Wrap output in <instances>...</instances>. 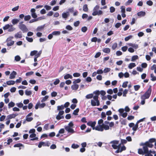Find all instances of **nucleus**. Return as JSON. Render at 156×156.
<instances>
[{
    "mask_svg": "<svg viewBox=\"0 0 156 156\" xmlns=\"http://www.w3.org/2000/svg\"><path fill=\"white\" fill-rule=\"evenodd\" d=\"M128 45L129 46H131L135 49H137L138 47V45L136 44H133L132 43H129Z\"/></svg>",
    "mask_w": 156,
    "mask_h": 156,
    "instance_id": "nucleus-15",
    "label": "nucleus"
},
{
    "mask_svg": "<svg viewBox=\"0 0 156 156\" xmlns=\"http://www.w3.org/2000/svg\"><path fill=\"white\" fill-rule=\"evenodd\" d=\"M69 15V13L67 12H64L62 14V17L63 18H67Z\"/></svg>",
    "mask_w": 156,
    "mask_h": 156,
    "instance_id": "nucleus-25",
    "label": "nucleus"
},
{
    "mask_svg": "<svg viewBox=\"0 0 156 156\" xmlns=\"http://www.w3.org/2000/svg\"><path fill=\"white\" fill-rule=\"evenodd\" d=\"M133 1V0H128L125 3V5L126 6L129 5L130 4L132 3Z\"/></svg>",
    "mask_w": 156,
    "mask_h": 156,
    "instance_id": "nucleus-61",
    "label": "nucleus"
},
{
    "mask_svg": "<svg viewBox=\"0 0 156 156\" xmlns=\"http://www.w3.org/2000/svg\"><path fill=\"white\" fill-rule=\"evenodd\" d=\"M128 83V81H126L123 83L122 85V87L123 88H126L127 86V84Z\"/></svg>",
    "mask_w": 156,
    "mask_h": 156,
    "instance_id": "nucleus-47",
    "label": "nucleus"
},
{
    "mask_svg": "<svg viewBox=\"0 0 156 156\" xmlns=\"http://www.w3.org/2000/svg\"><path fill=\"white\" fill-rule=\"evenodd\" d=\"M64 112L63 111H60L58 115L56 116V119L58 120H60L61 119L64 118V116L62 115L64 114Z\"/></svg>",
    "mask_w": 156,
    "mask_h": 156,
    "instance_id": "nucleus-10",
    "label": "nucleus"
},
{
    "mask_svg": "<svg viewBox=\"0 0 156 156\" xmlns=\"http://www.w3.org/2000/svg\"><path fill=\"white\" fill-rule=\"evenodd\" d=\"M94 93L95 94V95H94V96H96L98 98V99L99 98V97L98 96L100 94V92L98 90H97L94 92Z\"/></svg>",
    "mask_w": 156,
    "mask_h": 156,
    "instance_id": "nucleus-37",
    "label": "nucleus"
},
{
    "mask_svg": "<svg viewBox=\"0 0 156 156\" xmlns=\"http://www.w3.org/2000/svg\"><path fill=\"white\" fill-rule=\"evenodd\" d=\"M39 105L40 108H44L46 104L45 103H42L41 104L39 102Z\"/></svg>",
    "mask_w": 156,
    "mask_h": 156,
    "instance_id": "nucleus-49",
    "label": "nucleus"
},
{
    "mask_svg": "<svg viewBox=\"0 0 156 156\" xmlns=\"http://www.w3.org/2000/svg\"><path fill=\"white\" fill-rule=\"evenodd\" d=\"M99 9V6L98 5H96L94 8L93 12L92 13V15L95 16L97 15H100L102 14L103 12L101 10H99L98 11Z\"/></svg>",
    "mask_w": 156,
    "mask_h": 156,
    "instance_id": "nucleus-7",
    "label": "nucleus"
},
{
    "mask_svg": "<svg viewBox=\"0 0 156 156\" xmlns=\"http://www.w3.org/2000/svg\"><path fill=\"white\" fill-rule=\"evenodd\" d=\"M15 83V81L13 80H9L6 82V83L8 85H13Z\"/></svg>",
    "mask_w": 156,
    "mask_h": 156,
    "instance_id": "nucleus-21",
    "label": "nucleus"
},
{
    "mask_svg": "<svg viewBox=\"0 0 156 156\" xmlns=\"http://www.w3.org/2000/svg\"><path fill=\"white\" fill-rule=\"evenodd\" d=\"M111 69L110 68H105L104 70V73H107L108 72H109L110 71Z\"/></svg>",
    "mask_w": 156,
    "mask_h": 156,
    "instance_id": "nucleus-55",
    "label": "nucleus"
},
{
    "mask_svg": "<svg viewBox=\"0 0 156 156\" xmlns=\"http://www.w3.org/2000/svg\"><path fill=\"white\" fill-rule=\"evenodd\" d=\"M147 4L149 6H151L153 5V2L151 0H148L146 2Z\"/></svg>",
    "mask_w": 156,
    "mask_h": 156,
    "instance_id": "nucleus-52",
    "label": "nucleus"
},
{
    "mask_svg": "<svg viewBox=\"0 0 156 156\" xmlns=\"http://www.w3.org/2000/svg\"><path fill=\"white\" fill-rule=\"evenodd\" d=\"M103 51L105 53L108 54L110 52V49L108 48H105L103 49Z\"/></svg>",
    "mask_w": 156,
    "mask_h": 156,
    "instance_id": "nucleus-20",
    "label": "nucleus"
},
{
    "mask_svg": "<svg viewBox=\"0 0 156 156\" xmlns=\"http://www.w3.org/2000/svg\"><path fill=\"white\" fill-rule=\"evenodd\" d=\"M34 72L33 71H30V72H27L26 74V75L27 76L31 75L34 74Z\"/></svg>",
    "mask_w": 156,
    "mask_h": 156,
    "instance_id": "nucleus-63",
    "label": "nucleus"
},
{
    "mask_svg": "<svg viewBox=\"0 0 156 156\" xmlns=\"http://www.w3.org/2000/svg\"><path fill=\"white\" fill-rule=\"evenodd\" d=\"M81 81V80L80 79H77L75 80L74 81H73V84H76L77 83H80Z\"/></svg>",
    "mask_w": 156,
    "mask_h": 156,
    "instance_id": "nucleus-46",
    "label": "nucleus"
},
{
    "mask_svg": "<svg viewBox=\"0 0 156 156\" xmlns=\"http://www.w3.org/2000/svg\"><path fill=\"white\" fill-rule=\"evenodd\" d=\"M151 77V80L152 81H155L156 80V76H154L153 73H151L150 75Z\"/></svg>",
    "mask_w": 156,
    "mask_h": 156,
    "instance_id": "nucleus-26",
    "label": "nucleus"
},
{
    "mask_svg": "<svg viewBox=\"0 0 156 156\" xmlns=\"http://www.w3.org/2000/svg\"><path fill=\"white\" fill-rule=\"evenodd\" d=\"M71 87L72 90H77L79 88V85L77 84H74L73 85L71 86Z\"/></svg>",
    "mask_w": 156,
    "mask_h": 156,
    "instance_id": "nucleus-14",
    "label": "nucleus"
},
{
    "mask_svg": "<svg viewBox=\"0 0 156 156\" xmlns=\"http://www.w3.org/2000/svg\"><path fill=\"white\" fill-rule=\"evenodd\" d=\"M106 114H105V112H102L101 113V118L104 119H105V118L106 117Z\"/></svg>",
    "mask_w": 156,
    "mask_h": 156,
    "instance_id": "nucleus-44",
    "label": "nucleus"
},
{
    "mask_svg": "<svg viewBox=\"0 0 156 156\" xmlns=\"http://www.w3.org/2000/svg\"><path fill=\"white\" fill-rule=\"evenodd\" d=\"M21 58L19 56L17 55L15 56V59L16 61H19L20 60Z\"/></svg>",
    "mask_w": 156,
    "mask_h": 156,
    "instance_id": "nucleus-64",
    "label": "nucleus"
},
{
    "mask_svg": "<svg viewBox=\"0 0 156 156\" xmlns=\"http://www.w3.org/2000/svg\"><path fill=\"white\" fill-rule=\"evenodd\" d=\"M94 96V95L93 94H88L86 96V98H87V99H89L91 98H93Z\"/></svg>",
    "mask_w": 156,
    "mask_h": 156,
    "instance_id": "nucleus-27",
    "label": "nucleus"
},
{
    "mask_svg": "<svg viewBox=\"0 0 156 156\" xmlns=\"http://www.w3.org/2000/svg\"><path fill=\"white\" fill-rule=\"evenodd\" d=\"M64 108V106L63 105H62L61 106H57V110L58 111H60L63 109Z\"/></svg>",
    "mask_w": 156,
    "mask_h": 156,
    "instance_id": "nucleus-35",
    "label": "nucleus"
},
{
    "mask_svg": "<svg viewBox=\"0 0 156 156\" xmlns=\"http://www.w3.org/2000/svg\"><path fill=\"white\" fill-rule=\"evenodd\" d=\"M79 111V108H77L73 112V114L75 115H78V113Z\"/></svg>",
    "mask_w": 156,
    "mask_h": 156,
    "instance_id": "nucleus-31",
    "label": "nucleus"
},
{
    "mask_svg": "<svg viewBox=\"0 0 156 156\" xmlns=\"http://www.w3.org/2000/svg\"><path fill=\"white\" fill-rule=\"evenodd\" d=\"M143 149L139 148L138 149V153L139 154L142 155L145 154L144 156H153L149 151L148 147H146L143 146Z\"/></svg>",
    "mask_w": 156,
    "mask_h": 156,
    "instance_id": "nucleus-2",
    "label": "nucleus"
},
{
    "mask_svg": "<svg viewBox=\"0 0 156 156\" xmlns=\"http://www.w3.org/2000/svg\"><path fill=\"white\" fill-rule=\"evenodd\" d=\"M73 75L74 77H78L80 76V74L79 73H75L73 74Z\"/></svg>",
    "mask_w": 156,
    "mask_h": 156,
    "instance_id": "nucleus-57",
    "label": "nucleus"
},
{
    "mask_svg": "<svg viewBox=\"0 0 156 156\" xmlns=\"http://www.w3.org/2000/svg\"><path fill=\"white\" fill-rule=\"evenodd\" d=\"M87 30V27H83L81 28V31L83 32H85Z\"/></svg>",
    "mask_w": 156,
    "mask_h": 156,
    "instance_id": "nucleus-56",
    "label": "nucleus"
},
{
    "mask_svg": "<svg viewBox=\"0 0 156 156\" xmlns=\"http://www.w3.org/2000/svg\"><path fill=\"white\" fill-rule=\"evenodd\" d=\"M31 19V16L30 15L26 16H24V20L25 21H28Z\"/></svg>",
    "mask_w": 156,
    "mask_h": 156,
    "instance_id": "nucleus-32",
    "label": "nucleus"
},
{
    "mask_svg": "<svg viewBox=\"0 0 156 156\" xmlns=\"http://www.w3.org/2000/svg\"><path fill=\"white\" fill-rule=\"evenodd\" d=\"M17 73L16 72L13 71L10 74L9 78L10 79H13L15 78V76L16 75Z\"/></svg>",
    "mask_w": 156,
    "mask_h": 156,
    "instance_id": "nucleus-13",
    "label": "nucleus"
},
{
    "mask_svg": "<svg viewBox=\"0 0 156 156\" xmlns=\"http://www.w3.org/2000/svg\"><path fill=\"white\" fill-rule=\"evenodd\" d=\"M110 144H112V147L115 149L118 148L120 149L121 148V144H119V141L118 140H114L111 141Z\"/></svg>",
    "mask_w": 156,
    "mask_h": 156,
    "instance_id": "nucleus-8",
    "label": "nucleus"
},
{
    "mask_svg": "<svg viewBox=\"0 0 156 156\" xmlns=\"http://www.w3.org/2000/svg\"><path fill=\"white\" fill-rule=\"evenodd\" d=\"M83 10L84 11L87 12L88 11L87 5V4L84 5L83 6Z\"/></svg>",
    "mask_w": 156,
    "mask_h": 156,
    "instance_id": "nucleus-24",
    "label": "nucleus"
},
{
    "mask_svg": "<svg viewBox=\"0 0 156 156\" xmlns=\"http://www.w3.org/2000/svg\"><path fill=\"white\" fill-rule=\"evenodd\" d=\"M18 114H11L8 115L7 116V119H11L12 118H14L16 116H17Z\"/></svg>",
    "mask_w": 156,
    "mask_h": 156,
    "instance_id": "nucleus-12",
    "label": "nucleus"
},
{
    "mask_svg": "<svg viewBox=\"0 0 156 156\" xmlns=\"http://www.w3.org/2000/svg\"><path fill=\"white\" fill-rule=\"evenodd\" d=\"M60 32L59 31H55L52 33L53 35H59L60 34Z\"/></svg>",
    "mask_w": 156,
    "mask_h": 156,
    "instance_id": "nucleus-60",
    "label": "nucleus"
},
{
    "mask_svg": "<svg viewBox=\"0 0 156 156\" xmlns=\"http://www.w3.org/2000/svg\"><path fill=\"white\" fill-rule=\"evenodd\" d=\"M26 120L27 122H31L32 121L33 119L32 117H26Z\"/></svg>",
    "mask_w": 156,
    "mask_h": 156,
    "instance_id": "nucleus-51",
    "label": "nucleus"
},
{
    "mask_svg": "<svg viewBox=\"0 0 156 156\" xmlns=\"http://www.w3.org/2000/svg\"><path fill=\"white\" fill-rule=\"evenodd\" d=\"M121 12L122 13H125V8L124 6H122L121 7Z\"/></svg>",
    "mask_w": 156,
    "mask_h": 156,
    "instance_id": "nucleus-53",
    "label": "nucleus"
},
{
    "mask_svg": "<svg viewBox=\"0 0 156 156\" xmlns=\"http://www.w3.org/2000/svg\"><path fill=\"white\" fill-rule=\"evenodd\" d=\"M91 104L92 106H98L100 105V101L97 96H94L93 99L91 100Z\"/></svg>",
    "mask_w": 156,
    "mask_h": 156,
    "instance_id": "nucleus-6",
    "label": "nucleus"
},
{
    "mask_svg": "<svg viewBox=\"0 0 156 156\" xmlns=\"http://www.w3.org/2000/svg\"><path fill=\"white\" fill-rule=\"evenodd\" d=\"M79 147V145L77 144H73L72 145L71 147L73 149H76L78 148Z\"/></svg>",
    "mask_w": 156,
    "mask_h": 156,
    "instance_id": "nucleus-39",
    "label": "nucleus"
},
{
    "mask_svg": "<svg viewBox=\"0 0 156 156\" xmlns=\"http://www.w3.org/2000/svg\"><path fill=\"white\" fill-rule=\"evenodd\" d=\"M137 15L139 16H145L146 13L145 12L141 11L138 12L137 13Z\"/></svg>",
    "mask_w": 156,
    "mask_h": 156,
    "instance_id": "nucleus-17",
    "label": "nucleus"
},
{
    "mask_svg": "<svg viewBox=\"0 0 156 156\" xmlns=\"http://www.w3.org/2000/svg\"><path fill=\"white\" fill-rule=\"evenodd\" d=\"M48 98V96H45L41 100V102H43L45 101Z\"/></svg>",
    "mask_w": 156,
    "mask_h": 156,
    "instance_id": "nucleus-50",
    "label": "nucleus"
},
{
    "mask_svg": "<svg viewBox=\"0 0 156 156\" xmlns=\"http://www.w3.org/2000/svg\"><path fill=\"white\" fill-rule=\"evenodd\" d=\"M7 46H11L12 45H13L14 43V41H12V40H7Z\"/></svg>",
    "mask_w": 156,
    "mask_h": 156,
    "instance_id": "nucleus-16",
    "label": "nucleus"
},
{
    "mask_svg": "<svg viewBox=\"0 0 156 156\" xmlns=\"http://www.w3.org/2000/svg\"><path fill=\"white\" fill-rule=\"evenodd\" d=\"M23 21H21L19 23L18 25V27L19 29L23 33L26 32L28 31V30L26 26L23 24Z\"/></svg>",
    "mask_w": 156,
    "mask_h": 156,
    "instance_id": "nucleus-9",
    "label": "nucleus"
},
{
    "mask_svg": "<svg viewBox=\"0 0 156 156\" xmlns=\"http://www.w3.org/2000/svg\"><path fill=\"white\" fill-rule=\"evenodd\" d=\"M151 86H150L147 90L145 92L144 94L141 96V99H148L151 94Z\"/></svg>",
    "mask_w": 156,
    "mask_h": 156,
    "instance_id": "nucleus-5",
    "label": "nucleus"
},
{
    "mask_svg": "<svg viewBox=\"0 0 156 156\" xmlns=\"http://www.w3.org/2000/svg\"><path fill=\"white\" fill-rule=\"evenodd\" d=\"M16 105L20 108H21L23 105V104L21 103H17L16 104Z\"/></svg>",
    "mask_w": 156,
    "mask_h": 156,
    "instance_id": "nucleus-43",
    "label": "nucleus"
},
{
    "mask_svg": "<svg viewBox=\"0 0 156 156\" xmlns=\"http://www.w3.org/2000/svg\"><path fill=\"white\" fill-rule=\"evenodd\" d=\"M22 37V34L20 32L17 33L15 35V37L16 38H21Z\"/></svg>",
    "mask_w": 156,
    "mask_h": 156,
    "instance_id": "nucleus-18",
    "label": "nucleus"
},
{
    "mask_svg": "<svg viewBox=\"0 0 156 156\" xmlns=\"http://www.w3.org/2000/svg\"><path fill=\"white\" fill-rule=\"evenodd\" d=\"M23 146V145L22 144L19 143H18V144H15L14 145L13 147H22Z\"/></svg>",
    "mask_w": 156,
    "mask_h": 156,
    "instance_id": "nucleus-38",
    "label": "nucleus"
},
{
    "mask_svg": "<svg viewBox=\"0 0 156 156\" xmlns=\"http://www.w3.org/2000/svg\"><path fill=\"white\" fill-rule=\"evenodd\" d=\"M110 12L113 13L115 11V9L113 6H111L110 8Z\"/></svg>",
    "mask_w": 156,
    "mask_h": 156,
    "instance_id": "nucleus-54",
    "label": "nucleus"
},
{
    "mask_svg": "<svg viewBox=\"0 0 156 156\" xmlns=\"http://www.w3.org/2000/svg\"><path fill=\"white\" fill-rule=\"evenodd\" d=\"M66 29L69 30H73V27L70 25H68L66 27Z\"/></svg>",
    "mask_w": 156,
    "mask_h": 156,
    "instance_id": "nucleus-59",
    "label": "nucleus"
},
{
    "mask_svg": "<svg viewBox=\"0 0 156 156\" xmlns=\"http://www.w3.org/2000/svg\"><path fill=\"white\" fill-rule=\"evenodd\" d=\"M136 64L134 63H130L128 66V68L129 69H132L136 66Z\"/></svg>",
    "mask_w": 156,
    "mask_h": 156,
    "instance_id": "nucleus-23",
    "label": "nucleus"
},
{
    "mask_svg": "<svg viewBox=\"0 0 156 156\" xmlns=\"http://www.w3.org/2000/svg\"><path fill=\"white\" fill-rule=\"evenodd\" d=\"M25 94L27 96H29L31 95L32 93V92L30 90H26L25 91Z\"/></svg>",
    "mask_w": 156,
    "mask_h": 156,
    "instance_id": "nucleus-36",
    "label": "nucleus"
},
{
    "mask_svg": "<svg viewBox=\"0 0 156 156\" xmlns=\"http://www.w3.org/2000/svg\"><path fill=\"white\" fill-rule=\"evenodd\" d=\"M60 82V80L58 79H56L55 81L54 82L53 84L55 85H56L58 84Z\"/></svg>",
    "mask_w": 156,
    "mask_h": 156,
    "instance_id": "nucleus-58",
    "label": "nucleus"
},
{
    "mask_svg": "<svg viewBox=\"0 0 156 156\" xmlns=\"http://www.w3.org/2000/svg\"><path fill=\"white\" fill-rule=\"evenodd\" d=\"M96 123L95 121L92 122L90 121L87 122V125L92 127L93 130L95 129L99 131L102 132L104 129L105 130H108L109 129L108 126L104 124H102V125H98L95 127Z\"/></svg>",
    "mask_w": 156,
    "mask_h": 156,
    "instance_id": "nucleus-1",
    "label": "nucleus"
},
{
    "mask_svg": "<svg viewBox=\"0 0 156 156\" xmlns=\"http://www.w3.org/2000/svg\"><path fill=\"white\" fill-rule=\"evenodd\" d=\"M9 27H10V25L9 24H7L3 27V28L4 30H6L9 29Z\"/></svg>",
    "mask_w": 156,
    "mask_h": 156,
    "instance_id": "nucleus-40",
    "label": "nucleus"
},
{
    "mask_svg": "<svg viewBox=\"0 0 156 156\" xmlns=\"http://www.w3.org/2000/svg\"><path fill=\"white\" fill-rule=\"evenodd\" d=\"M37 53V51L36 50H34L31 51L30 53V55L31 56H33L35 55Z\"/></svg>",
    "mask_w": 156,
    "mask_h": 156,
    "instance_id": "nucleus-30",
    "label": "nucleus"
},
{
    "mask_svg": "<svg viewBox=\"0 0 156 156\" xmlns=\"http://www.w3.org/2000/svg\"><path fill=\"white\" fill-rule=\"evenodd\" d=\"M156 141V139L155 138H151L148 141H146L145 143H141L140 144V145L143 147H147L152 148L154 146L152 143L155 142Z\"/></svg>",
    "mask_w": 156,
    "mask_h": 156,
    "instance_id": "nucleus-3",
    "label": "nucleus"
},
{
    "mask_svg": "<svg viewBox=\"0 0 156 156\" xmlns=\"http://www.w3.org/2000/svg\"><path fill=\"white\" fill-rule=\"evenodd\" d=\"M26 40L29 42H32L33 41V39L32 38L26 37Z\"/></svg>",
    "mask_w": 156,
    "mask_h": 156,
    "instance_id": "nucleus-48",
    "label": "nucleus"
},
{
    "mask_svg": "<svg viewBox=\"0 0 156 156\" xmlns=\"http://www.w3.org/2000/svg\"><path fill=\"white\" fill-rule=\"evenodd\" d=\"M140 86L138 85H134V88L135 91H137L140 88Z\"/></svg>",
    "mask_w": 156,
    "mask_h": 156,
    "instance_id": "nucleus-42",
    "label": "nucleus"
},
{
    "mask_svg": "<svg viewBox=\"0 0 156 156\" xmlns=\"http://www.w3.org/2000/svg\"><path fill=\"white\" fill-rule=\"evenodd\" d=\"M74 124L72 121L70 122L67 126L65 127V129L69 133L73 134L75 132L73 129Z\"/></svg>",
    "mask_w": 156,
    "mask_h": 156,
    "instance_id": "nucleus-4",
    "label": "nucleus"
},
{
    "mask_svg": "<svg viewBox=\"0 0 156 156\" xmlns=\"http://www.w3.org/2000/svg\"><path fill=\"white\" fill-rule=\"evenodd\" d=\"M121 123L122 125H126L127 124V120L126 119H123L121 121Z\"/></svg>",
    "mask_w": 156,
    "mask_h": 156,
    "instance_id": "nucleus-34",
    "label": "nucleus"
},
{
    "mask_svg": "<svg viewBox=\"0 0 156 156\" xmlns=\"http://www.w3.org/2000/svg\"><path fill=\"white\" fill-rule=\"evenodd\" d=\"M36 10L34 8L31 9L30 10V12H31V15L32 17L34 19H37V15L35 12Z\"/></svg>",
    "mask_w": 156,
    "mask_h": 156,
    "instance_id": "nucleus-11",
    "label": "nucleus"
},
{
    "mask_svg": "<svg viewBox=\"0 0 156 156\" xmlns=\"http://www.w3.org/2000/svg\"><path fill=\"white\" fill-rule=\"evenodd\" d=\"M19 22V20L17 19H14L12 21V23L13 25H15L17 23Z\"/></svg>",
    "mask_w": 156,
    "mask_h": 156,
    "instance_id": "nucleus-22",
    "label": "nucleus"
},
{
    "mask_svg": "<svg viewBox=\"0 0 156 156\" xmlns=\"http://www.w3.org/2000/svg\"><path fill=\"white\" fill-rule=\"evenodd\" d=\"M15 30V28H14L12 25H10V27L8 31L9 32H12L13 31Z\"/></svg>",
    "mask_w": 156,
    "mask_h": 156,
    "instance_id": "nucleus-28",
    "label": "nucleus"
},
{
    "mask_svg": "<svg viewBox=\"0 0 156 156\" xmlns=\"http://www.w3.org/2000/svg\"><path fill=\"white\" fill-rule=\"evenodd\" d=\"M138 58V57L137 55H133L132 56L131 58L132 61H134L135 60Z\"/></svg>",
    "mask_w": 156,
    "mask_h": 156,
    "instance_id": "nucleus-33",
    "label": "nucleus"
},
{
    "mask_svg": "<svg viewBox=\"0 0 156 156\" xmlns=\"http://www.w3.org/2000/svg\"><path fill=\"white\" fill-rule=\"evenodd\" d=\"M117 46V43H114L112 46V48L113 50H115L116 49Z\"/></svg>",
    "mask_w": 156,
    "mask_h": 156,
    "instance_id": "nucleus-45",
    "label": "nucleus"
},
{
    "mask_svg": "<svg viewBox=\"0 0 156 156\" xmlns=\"http://www.w3.org/2000/svg\"><path fill=\"white\" fill-rule=\"evenodd\" d=\"M12 140L11 138H9L7 140V142H5L4 144L6 143L7 145H9L10 144V143L12 142Z\"/></svg>",
    "mask_w": 156,
    "mask_h": 156,
    "instance_id": "nucleus-41",
    "label": "nucleus"
},
{
    "mask_svg": "<svg viewBox=\"0 0 156 156\" xmlns=\"http://www.w3.org/2000/svg\"><path fill=\"white\" fill-rule=\"evenodd\" d=\"M72 76L69 74H66L64 76V79L66 80L67 79L69 78L72 79Z\"/></svg>",
    "mask_w": 156,
    "mask_h": 156,
    "instance_id": "nucleus-19",
    "label": "nucleus"
},
{
    "mask_svg": "<svg viewBox=\"0 0 156 156\" xmlns=\"http://www.w3.org/2000/svg\"><path fill=\"white\" fill-rule=\"evenodd\" d=\"M101 55V53L100 52H98L96 53L94 55V57L95 58H98Z\"/></svg>",
    "mask_w": 156,
    "mask_h": 156,
    "instance_id": "nucleus-62",
    "label": "nucleus"
},
{
    "mask_svg": "<svg viewBox=\"0 0 156 156\" xmlns=\"http://www.w3.org/2000/svg\"><path fill=\"white\" fill-rule=\"evenodd\" d=\"M15 105V104L12 101L10 102L8 105V107L10 108L11 107H13Z\"/></svg>",
    "mask_w": 156,
    "mask_h": 156,
    "instance_id": "nucleus-29",
    "label": "nucleus"
}]
</instances>
